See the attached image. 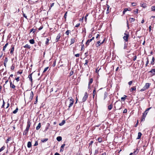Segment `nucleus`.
Here are the masks:
<instances>
[{"mask_svg": "<svg viewBox=\"0 0 155 155\" xmlns=\"http://www.w3.org/2000/svg\"><path fill=\"white\" fill-rule=\"evenodd\" d=\"M48 68V67L45 68L43 72V73H45L47 70Z\"/></svg>", "mask_w": 155, "mask_h": 155, "instance_id": "obj_41", "label": "nucleus"}, {"mask_svg": "<svg viewBox=\"0 0 155 155\" xmlns=\"http://www.w3.org/2000/svg\"><path fill=\"white\" fill-rule=\"evenodd\" d=\"M127 109H125L123 111V113H127Z\"/></svg>", "mask_w": 155, "mask_h": 155, "instance_id": "obj_59", "label": "nucleus"}, {"mask_svg": "<svg viewBox=\"0 0 155 155\" xmlns=\"http://www.w3.org/2000/svg\"><path fill=\"white\" fill-rule=\"evenodd\" d=\"M48 138H45V139H42L41 140V141L42 143H44L47 141L48 140Z\"/></svg>", "mask_w": 155, "mask_h": 155, "instance_id": "obj_28", "label": "nucleus"}, {"mask_svg": "<svg viewBox=\"0 0 155 155\" xmlns=\"http://www.w3.org/2000/svg\"><path fill=\"white\" fill-rule=\"evenodd\" d=\"M128 10H129L128 9V8H125L124 10L123 11V14H124L125 13V12H127V11Z\"/></svg>", "mask_w": 155, "mask_h": 155, "instance_id": "obj_38", "label": "nucleus"}, {"mask_svg": "<svg viewBox=\"0 0 155 155\" xmlns=\"http://www.w3.org/2000/svg\"><path fill=\"white\" fill-rule=\"evenodd\" d=\"M5 149V147L4 146H3L0 149V152L1 151H2L3 150H4Z\"/></svg>", "mask_w": 155, "mask_h": 155, "instance_id": "obj_51", "label": "nucleus"}, {"mask_svg": "<svg viewBox=\"0 0 155 155\" xmlns=\"http://www.w3.org/2000/svg\"><path fill=\"white\" fill-rule=\"evenodd\" d=\"M138 9H136V10L134 11V13L135 14H137L138 13Z\"/></svg>", "mask_w": 155, "mask_h": 155, "instance_id": "obj_43", "label": "nucleus"}, {"mask_svg": "<svg viewBox=\"0 0 155 155\" xmlns=\"http://www.w3.org/2000/svg\"><path fill=\"white\" fill-rule=\"evenodd\" d=\"M94 39V37H93L92 38L88 40L86 43V44H85L86 45V46H88L89 45V43L91 42L92 41V40H93Z\"/></svg>", "mask_w": 155, "mask_h": 155, "instance_id": "obj_6", "label": "nucleus"}, {"mask_svg": "<svg viewBox=\"0 0 155 155\" xmlns=\"http://www.w3.org/2000/svg\"><path fill=\"white\" fill-rule=\"evenodd\" d=\"M138 150H137V149H136V150L134 151L133 153H133V155H136L138 153Z\"/></svg>", "mask_w": 155, "mask_h": 155, "instance_id": "obj_23", "label": "nucleus"}, {"mask_svg": "<svg viewBox=\"0 0 155 155\" xmlns=\"http://www.w3.org/2000/svg\"><path fill=\"white\" fill-rule=\"evenodd\" d=\"M74 102V100L71 97L69 100V104L68 106V110H69V108L72 106Z\"/></svg>", "mask_w": 155, "mask_h": 155, "instance_id": "obj_2", "label": "nucleus"}, {"mask_svg": "<svg viewBox=\"0 0 155 155\" xmlns=\"http://www.w3.org/2000/svg\"><path fill=\"white\" fill-rule=\"evenodd\" d=\"M15 65L14 64H13L11 67V69L13 70L15 68Z\"/></svg>", "mask_w": 155, "mask_h": 155, "instance_id": "obj_46", "label": "nucleus"}, {"mask_svg": "<svg viewBox=\"0 0 155 155\" xmlns=\"http://www.w3.org/2000/svg\"><path fill=\"white\" fill-rule=\"evenodd\" d=\"M127 44L125 42V43L124 44V49H125L127 48Z\"/></svg>", "mask_w": 155, "mask_h": 155, "instance_id": "obj_48", "label": "nucleus"}, {"mask_svg": "<svg viewBox=\"0 0 155 155\" xmlns=\"http://www.w3.org/2000/svg\"><path fill=\"white\" fill-rule=\"evenodd\" d=\"M97 140H98L99 143H101L102 141V138L100 137H99L97 138Z\"/></svg>", "mask_w": 155, "mask_h": 155, "instance_id": "obj_29", "label": "nucleus"}, {"mask_svg": "<svg viewBox=\"0 0 155 155\" xmlns=\"http://www.w3.org/2000/svg\"><path fill=\"white\" fill-rule=\"evenodd\" d=\"M93 81V79L92 78H91L89 80V81L88 83V88H89L90 87V85L92 83Z\"/></svg>", "mask_w": 155, "mask_h": 155, "instance_id": "obj_9", "label": "nucleus"}, {"mask_svg": "<svg viewBox=\"0 0 155 155\" xmlns=\"http://www.w3.org/2000/svg\"><path fill=\"white\" fill-rule=\"evenodd\" d=\"M65 146V144H63L61 145V148L63 149L64 147Z\"/></svg>", "mask_w": 155, "mask_h": 155, "instance_id": "obj_58", "label": "nucleus"}, {"mask_svg": "<svg viewBox=\"0 0 155 155\" xmlns=\"http://www.w3.org/2000/svg\"><path fill=\"white\" fill-rule=\"evenodd\" d=\"M12 140V138L11 137H8L6 140V143H8L9 141Z\"/></svg>", "mask_w": 155, "mask_h": 155, "instance_id": "obj_40", "label": "nucleus"}, {"mask_svg": "<svg viewBox=\"0 0 155 155\" xmlns=\"http://www.w3.org/2000/svg\"><path fill=\"white\" fill-rule=\"evenodd\" d=\"M65 123V121L64 120H63L61 123L59 124V125L61 126H62Z\"/></svg>", "mask_w": 155, "mask_h": 155, "instance_id": "obj_25", "label": "nucleus"}, {"mask_svg": "<svg viewBox=\"0 0 155 155\" xmlns=\"http://www.w3.org/2000/svg\"><path fill=\"white\" fill-rule=\"evenodd\" d=\"M150 108H151V107H150V108H147L146 109V110H145V111L143 113V114L146 116V115L148 113V111H149Z\"/></svg>", "mask_w": 155, "mask_h": 155, "instance_id": "obj_10", "label": "nucleus"}, {"mask_svg": "<svg viewBox=\"0 0 155 155\" xmlns=\"http://www.w3.org/2000/svg\"><path fill=\"white\" fill-rule=\"evenodd\" d=\"M61 36V34L60 33L58 34L56 37V42H57L59 40V39L60 38V37Z\"/></svg>", "mask_w": 155, "mask_h": 155, "instance_id": "obj_8", "label": "nucleus"}, {"mask_svg": "<svg viewBox=\"0 0 155 155\" xmlns=\"http://www.w3.org/2000/svg\"><path fill=\"white\" fill-rule=\"evenodd\" d=\"M10 86L12 88L14 89L15 87V86L13 84H12V82L11 81H10Z\"/></svg>", "mask_w": 155, "mask_h": 155, "instance_id": "obj_14", "label": "nucleus"}, {"mask_svg": "<svg viewBox=\"0 0 155 155\" xmlns=\"http://www.w3.org/2000/svg\"><path fill=\"white\" fill-rule=\"evenodd\" d=\"M8 43H6L5 45L4 46L3 49V51H4L5 50V48H6L7 46L8 45Z\"/></svg>", "mask_w": 155, "mask_h": 155, "instance_id": "obj_27", "label": "nucleus"}, {"mask_svg": "<svg viewBox=\"0 0 155 155\" xmlns=\"http://www.w3.org/2000/svg\"><path fill=\"white\" fill-rule=\"evenodd\" d=\"M29 42L31 44H34L35 42V41L34 40L32 39H31L29 40Z\"/></svg>", "mask_w": 155, "mask_h": 155, "instance_id": "obj_33", "label": "nucleus"}, {"mask_svg": "<svg viewBox=\"0 0 155 155\" xmlns=\"http://www.w3.org/2000/svg\"><path fill=\"white\" fill-rule=\"evenodd\" d=\"M15 80L17 81V82H18L19 81V77H18L17 78H15Z\"/></svg>", "mask_w": 155, "mask_h": 155, "instance_id": "obj_53", "label": "nucleus"}, {"mask_svg": "<svg viewBox=\"0 0 155 155\" xmlns=\"http://www.w3.org/2000/svg\"><path fill=\"white\" fill-rule=\"evenodd\" d=\"M49 41V39L48 38H47L46 39V41H45V44L46 45H48V41Z\"/></svg>", "mask_w": 155, "mask_h": 155, "instance_id": "obj_36", "label": "nucleus"}, {"mask_svg": "<svg viewBox=\"0 0 155 155\" xmlns=\"http://www.w3.org/2000/svg\"><path fill=\"white\" fill-rule=\"evenodd\" d=\"M113 108V105L111 104L108 106V109L109 110H111Z\"/></svg>", "mask_w": 155, "mask_h": 155, "instance_id": "obj_19", "label": "nucleus"}, {"mask_svg": "<svg viewBox=\"0 0 155 155\" xmlns=\"http://www.w3.org/2000/svg\"><path fill=\"white\" fill-rule=\"evenodd\" d=\"M80 25V23H78V24H76V25L75 27H78Z\"/></svg>", "mask_w": 155, "mask_h": 155, "instance_id": "obj_63", "label": "nucleus"}, {"mask_svg": "<svg viewBox=\"0 0 155 155\" xmlns=\"http://www.w3.org/2000/svg\"><path fill=\"white\" fill-rule=\"evenodd\" d=\"M75 42V38H72L71 40V44H73Z\"/></svg>", "mask_w": 155, "mask_h": 155, "instance_id": "obj_22", "label": "nucleus"}, {"mask_svg": "<svg viewBox=\"0 0 155 155\" xmlns=\"http://www.w3.org/2000/svg\"><path fill=\"white\" fill-rule=\"evenodd\" d=\"M31 122L30 121L28 120L27 122V124L25 130L24 131L23 133V135H27L28 131L29 128L31 125Z\"/></svg>", "mask_w": 155, "mask_h": 155, "instance_id": "obj_1", "label": "nucleus"}, {"mask_svg": "<svg viewBox=\"0 0 155 155\" xmlns=\"http://www.w3.org/2000/svg\"><path fill=\"white\" fill-rule=\"evenodd\" d=\"M33 96H34L33 92V91H31L30 93V96L29 99L30 101H31V100L32 99Z\"/></svg>", "mask_w": 155, "mask_h": 155, "instance_id": "obj_7", "label": "nucleus"}, {"mask_svg": "<svg viewBox=\"0 0 155 155\" xmlns=\"http://www.w3.org/2000/svg\"><path fill=\"white\" fill-rule=\"evenodd\" d=\"M73 71H71L70 73V76H71L72 75L73 73Z\"/></svg>", "mask_w": 155, "mask_h": 155, "instance_id": "obj_64", "label": "nucleus"}, {"mask_svg": "<svg viewBox=\"0 0 155 155\" xmlns=\"http://www.w3.org/2000/svg\"><path fill=\"white\" fill-rule=\"evenodd\" d=\"M141 6L143 8H145L147 7V5L146 4L143 3L141 4Z\"/></svg>", "mask_w": 155, "mask_h": 155, "instance_id": "obj_34", "label": "nucleus"}, {"mask_svg": "<svg viewBox=\"0 0 155 155\" xmlns=\"http://www.w3.org/2000/svg\"><path fill=\"white\" fill-rule=\"evenodd\" d=\"M127 97V96L126 95H124V97H122L121 98V101H124L126 99V98Z\"/></svg>", "mask_w": 155, "mask_h": 155, "instance_id": "obj_16", "label": "nucleus"}, {"mask_svg": "<svg viewBox=\"0 0 155 155\" xmlns=\"http://www.w3.org/2000/svg\"><path fill=\"white\" fill-rule=\"evenodd\" d=\"M151 9L152 11H155V6H152L151 8Z\"/></svg>", "mask_w": 155, "mask_h": 155, "instance_id": "obj_42", "label": "nucleus"}, {"mask_svg": "<svg viewBox=\"0 0 155 155\" xmlns=\"http://www.w3.org/2000/svg\"><path fill=\"white\" fill-rule=\"evenodd\" d=\"M136 90V87H132L131 89H130V91L131 92H132L134 91H135Z\"/></svg>", "mask_w": 155, "mask_h": 155, "instance_id": "obj_24", "label": "nucleus"}, {"mask_svg": "<svg viewBox=\"0 0 155 155\" xmlns=\"http://www.w3.org/2000/svg\"><path fill=\"white\" fill-rule=\"evenodd\" d=\"M136 58H137V56H134L133 57V60L134 61H135L136 60Z\"/></svg>", "mask_w": 155, "mask_h": 155, "instance_id": "obj_55", "label": "nucleus"}, {"mask_svg": "<svg viewBox=\"0 0 155 155\" xmlns=\"http://www.w3.org/2000/svg\"><path fill=\"white\" fill-rule=\"evenodd\" d=\"M32 73H31V74H30L28 75V77L29 80L31 81V83L32 82Z\"/></svg>", "mask_w": 155, "mask_h": 155, "instance_id": "obj_12", "label": "nucleus"}, {"mask_svg": "<svg viewBox=\"0 0 155 155\" xmlns=\"http://www.w3.org/2000/svg\"><path fill=\"white\" fill-rule=\"evenodd\" d=\"M150 86V84L149 83H146L144 86V87L146 89H148Z\"/></svg>", "mask_w": 155, "mask_h": 155, "instance_id": "obj_13", "label": "nucleus"}, {"mask_svg": "<svg viewBox=\"0 0 155 155\" xmlns=\"http://www.w3.org/2000/svg\"><path fill=\"white\" fill-rule=\"evenodd\" d=\"M105 41V39H104L103 41L102 42H101L100 41H99L97 42V44H96V45L97 47H99L101 44L104 43Z\"/></svg>", "mask_w": 155, "mask_h": 155, "instance_id": "obj_5", "label": "nucleus"}, {"mask_svg": "<svg viewBox=\"0 0 155 155\" xmlns=\"http://www.w3.org/2000/svg\"><path fill=\"white\" fill-rule=\"evenodd\" d=\"M154 60H155V59L154 58V57H153L152 58V61H151V64L153 65L154 64Z\"/></svg>", "mask_w": 155, "mask_h": 155, "instance_id": "obj_31", "label": "nucleus"}, {"mask_svg": "<svg viewBox=\"0 0 155 155\" xmlns=\"http://www.w3.org/2000/svg\"><path fill=\"white\" fill-rule=\"evenodd\" d=\"M129 20L131 22H132L134 21L135 19L134 18H130Z\"/></svg>", "mask_w": 155, "mask_h": 155, "instance_id": "obj_39", "label": "nucleus"}, {"mask_svg": "<svg viewBox=\"0 0 155 155\" xmlns=\"http://www.w3.org/2000/svg\"><path fill=\"white\" fill-rule=\"evenodd\" d=\"M88 96V94H87V92H86L85 93L84 95L82 98V102H85L87 100V98Z\"/></svg>", "mask_w": 155, "mask_h": 155, "instance_id": "obj_4", "label": "nucleus"}, {"mask_svg": "<svg viewBox=\"0 0 155 155\" xmlns=\"http://www.w3.org/2000/svg\"><path fill=\"white\" fill-rule=\"evenodd\" d=\"M38 143L37 141H36L35 142V144L34 145V146H36L38 145Z\"/></svg>", "mask_w": 155, "mask_h": 155, "instance_id": "obj_54", "label": "nucleus"}, {"mask_svg": "<svg viewBox=\"0 0 155 155\" xmlns=\"http://www.w3.org/2000/svg\"><path fill=\"white\" fill-rule=\"evenodd\" d=\"M132 81H131L128 82V84L130 85L132 84Z\"/></svg>", "mask_w": 155, "mask_h": 155, "instance_id": "obj_62", "label": "nucleus"}, {"mask_svg": "<svg viewBox=\"0 0 155 155\" xmlns=\"http://www.w3.org/2000/svg\"><path fill=\"white\" fill-rule=\"evenodd\" d=\"M85 63L84 64V65H87V64H88V60H85Z\"/></svg>", "mask_w": 155, "mask_h": 155, "instance_id": "obj_49", "label": "nucleus"}, {"mask_svg": "<svg viewBox=\"0 0 155 155\" xmlns=\"http://www.w3.org/2000/svg\"><path fill=\"white\" fill-rule=\"evenodd\" d=\"M37 102H38V96H37L36 97V100L35 101L34 104H36L37 103Z\"/></svg>", "mask_w": 155, "mask_h": 155, "instance_id": "obj_52", "label": "nucleus"}, {"mask_svg": "<svg viewBox=\"0 0 155 155\" xmlns=\"http://www.w3.org/2000/svg\"><path fill=\"white\" fill-rule=\"evenodd\" d=\"M142 135V134L140 132H139L138 133V137L137 138V139H140Z\"/></svg>", "mask_w": 155, "mask_h": 155, "instance_id": "obj_17", "label": "nucleus"}, {"mask_svg": "<svg viewBox=\"0 0 155 155\" xmlns=\"http://www.w3.org/2000/svg\"><path fill=\"white\" fill-rule=\"evenodd\" d=\"M8 58L7 57H6L5 58V59L4 61V62L7 63V62H8Z\"/></svg>", "mask_w": 155, "mask_h": 155, "instance_id": "obj_47", "label": "nucleus"}, {"mask_svg": "<svg viewBox=\"0 0 155 155\" xmlns=\"http://www.w3.org/2000/svg\"><path fill=\"white\" fill-rule=\"evenodd\" d=\"M149 72L152 73V75H155V69H153L151 70V71Z\"/></svg>", "mask_w": 155, "mask_h": 155, "instance_id": "obj_11", "label": "nucleus"}, {"mask_svg": "<svg viewBox=\"0 0 155 155\" xmlns=\"http://www.w3.org/2000/svg\"><path fill=\"white\" fill-rule=\"evenodd\" d=\"M18 107H17L16 109L13 111V113L14 114H15L18 112Z\"/></svg>", "mask_w": 155, "mask_h": 155, "instance_id": "obj_26", "label": "nucleus"}, {"mask_svg": "<svg viewBox=\"0 0 155 155\" xmlns=\"http://www.w3.org/2000/svg\"><path fill=\"white\" fill-rule=\"evenodd\" d=\"M31 146V142L29 141L28 143L27 147L28 148H30Z\"/></svg>", "mask_w": 155, "mask_h": 155, "instance_id": "obj_18", "label": "nucleus"}, {"mask_svg": "<svg viewBox=\"0 0 155 155\" xmlns=\"http://www.w3.org/2000/svg\"><path fill=\"white\" fill-rule=\"evenodd\" d=\"M67 12H66L64 15V18L65 19H66V17H67Z\"/></svg>", "mask_w": 155, "mask_h": 155, "instance_id": "obj_57", "label": "nucleus"}, {"mask_svg": "<svg viewBox=\"0 0 155 155\" xmlns=\"http://www.w3.org/2000/svg\"><path fill=\"white\" fill-rule=\"evenodd\" d=\"M147 61L146 63L145 64L146 66H147L148 64L149 63V61L148 58H147Z\"/></svg>", "mask_w": 155, "mask_h": 155, "instance_id": "obj_50", "label": "nucleus"}, {"mask_svg": "<svg viewBox=\"0 0 155 155\" xmlns=\"http://www.w3.org/2000/svg\"><path fill=\"white\" fill-rule=\"evenodd\" d=\"M75 56L76 57H79L80 56V54H77L75 55Z\"/></svg>", "mask_w": 155, "mask_h": 155, "instance_id": "obj_61", "label": "nucleus"}, {"mask_svg": "<svg viewBox=\"0 0 155 155\" xmlns=\"http://www.w3.org/2000/svg\"><path fill=\"white\" fill-rule=\"evenodd\" d=\"M142 116H142V118L141 119V121H143L144 120L145 118V117H146V116L144 115L143 114Z\"/></svg>", "mask_w": 155, "mask_h": 155, "instance_id": "obj_37", "label": "nucleus"}, {"mask_svg": "<svg viewBox=\"0 0 155 155\" xmlns=\"http://www.w3.org/2000/svg\"><path fill=\"white\" fill-rule=\"evenodd\" d=\"M131 5L132 6H136L137 4L135 2H133L131 3Z\"/></svg>", "mask_w": 155, "mask_h": 155, "instance_id": "obj_45", "label": "nucleus"}, {"mask_svg": "<svg viewBox=\"0 0 155 155\" xmlns=\"http://www.w3.org/2000/svg\"><path fill=\"white\" fill-rule=\"evenodd\" d=\"M41 127V124L40 123H39L38 124V126L36 127V130H39Z\"/></svg>", "mask_w": 155, "mask_h": 155, "instance_id": "obj_20", "label": "nucleus"}, {"mask_svg": "<svg viewBox=\"0 0 155 155\" xmlns=\"http://www.w3.org/2000/svg\"><path fill=\"white\" fill-rule=\"evenodd\" d=\"M43 28V26H41L39 28L38 30H41V29H42Z\"/></svg>", "mask_w": 155, "mask_h": 155, "instance_id": "obj_60", "label": "nucleus"}, {"mask_svg": "<svg viewBox=\"0 0 155 155\" xmlns=\"http://www.w3.org/2000/svg\"><path fill=\"white\" fill-rule=\"evenodd\" d=\"M107 93L106 92H105L104 93V100H105L107 97Z\"/></svg>", "mask_w": 155, "mask_h": 155, "instance_id": "obj_32", "label": "nucleus"}, {"mask_svg": "<svg viewBox=\"0 0 155 155\" xmlns=\"http://www.w3.org/2000/svg\"><path fill=\"white\" fill-rule=\"evenodd\" d=\"M96 94V88H94L93 92V97L94 98V97L95 95Z\"/></svg>", "mask_w": 155, "mask_h": 155, "instance_id": "obj_15", "label": "nucleus"}, {"mask_svg": "<svg viewBox=\"0 0 155 155\" xmlns=\"http://www.w3.org/2000/svg\"><path fill=\"white\" fill-rule=\"evenodd\" d=\"M70 30H67L66 31V32H65V34H66V35H69V33H70Z\"/></svg>", "mask_w": 155, "mask_h": 155, "instance_id": "obj_44", "label": "nucleus"}, {"mask_svg": "<svg viewBox=\"0 0 155 155\" xmlns=\"http://www.w3.org/2000/svg\"><path fill=\"white\" fill-rule=\"evenodd\" d=\"M56 139L58 141H60L62 140V137L61 136H58L57 137Z\"/></svg>", "mask_w": 155, "mask_h": 155, "instance_id": "obj_21", "label": "nucleus"}, {"mask_svg": "<svg viewBox=\"0 0 155 155\" xmlns=\"http://www.w3.org/2000/svg\"><path fill=\"white\" fill-rule=\"evenodd\" d=\"M126 32V31L124 34V35L123 37V38L124 40L125 41V42H127L128 41V38L129 37V35L128 33H127Z\"/></svg>", "mask_w": 155, "mask_h": 155, "instance_id": "obj_3", "label": "nucleus"}, {"mask_svg": "<svg viewBox=\"0 0 155 155\" xmlns=\"http://www.w3.org/2000/svg\"><path fill=\"white\" fill-rule=\"evenodd\" d=\"M146 90V89H145L144 87H143V88L141 89L140 90V91H144L145 90Z\"/></svg>", "mask_w": 155, "mask_h": 155, "instance_id": "obj_56", "label": "nucleus"}, {"mask_svg": "<svg viewBox=\"0 0 155 155\" xmlns=\"http://www.w3.org/2000/svg\"><path fill=\"white\" fill-rule=\"evenodd\" d=\"M24 48H28L30 49L31 48L30 46L28 45V44H26L25 46H24Z\"/></svg>", "mask_w": 155, "mask_h": 155, "instance_id": "obj_30", "label": "nucleus"}, {"mask_svg": "<svg viewBox=\"0 0 155 155\" xmlns=\"http://www.w3.org/2000/svg\"><path fill=\"white\" fill-rule=\"evenodd\" d=\"M14 51V47L13 46L11 50L10 51V53L11 54H13Z\"/></svg>", "mask_w": 155, "mask_h": 155, "instance_id": "obj_35", "label": "nucleus"}]
</instances>
